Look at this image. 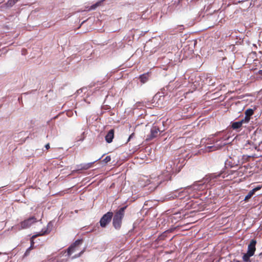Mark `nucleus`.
Wrapping results in <instances>:
<instances>
[{
	"label": "nucleus",
	"instance_id": "f257e3e1",
	"mask_svg": "<svg viewBox=\"0 0 262 262\" xmlns=\"http://www.w3.org/2000/svg\"><path fill=\"white\" fill-rule=\"evenodd\" d=\"M173 172V169L171 165L169 167H167L166 171L164 172L161 175L159 176L157 178H155L151 183L156 185V187H158L162 183L163 181H167L170 179L171 174Z\"/></svg>",
	"mask_w": 262,
	"mask_h": 262
},
{
	"label": "nucleus",
	"instance_id": "f03ea898",
	"mask_svg": "<svg viewBox=\"0 0 262 262\" xmlns=\"http://www.w3.org/2000/svg\"><path fill=\"white\" fill-rule=\"evenodd\" d=\"M126 207L120 208L115 213L113 219V225L116 229H119L122 224V220L124 216V211Z\"/></svg>",
	"mask_w": 262,
	"mask_h": 262
},
{
	"label": "nucleus",
	"instance_id": "7ed1b4c3",
	"mask_svg": "<svg viewBox=\"0 0 262 262\" xmlns=\"http://www.w3.org/2000/svg\"><path fill=\"white\" fill-rule=\"evenodd\" d=\"M37 219L34 216H32L20 223V224L13 227V229L18 230L29 228L33 223L37 222Z\"/></svg>",
	"mask_w": 262,
	"mask_h": 262
},
{
	"label": "nucleus",
	"instance_id": "20e7f679",
	"mask_svg": "<svg viewBox=\"0 0 262 262\" xmlns=\"http://www.w3.org/2000/svg\"><path fill=\"white\" fill-rule=\"evenodd\" d=\"M220 175L221 173H210L207 174L203 178L202 182H203V184H205L206 185L205 187H211L214 184L216 179L219 178Z\"/></svg>",
	"mask_w": 262,
	"mask_h": 262
},
{
	"label": "nucleus",
	"instance_id": "39448f33",
	"mask_svg": "<svg viewBox=\"0 0 262 262\" xmlns=\"http://www.w3.org/2000/svg\"><path fill=\"white\" fill-rule=\"evenodd\" d=\"M113 216L112 212H107L104 214L100 220V226L102 228L105 227L111 221Z\"/></svg>",
	"mask_w": 262,
	"mask_h": 262
},
{
	"label": "nucleus",
	"instance_id": "423d86ee",
	"mask_svg": "<svg viewBox=\"0 0 262 262\" xmlns=\"http://www.w3.org/2000/svg\"><path fill=\"white\" fill-rule=\"evenodd\" d=\"M82 243L81 239H78L72 245H71L68 249L67 252L68 255H71L73 252L77 250L78 246Z\"/></svg>",
	"mask_w": 262,
	"mask_h": 262
},
{
	"label": "nucleus",
	"instance_id": "0eeeda50",
	"mask_svg": "<svg viewBox=\"0 0 262 262\" xmlns=\"http://www.w3.org/2000/svg\"><path fill=\"white\" fill-rule=\"evenodd\" d=\"M160 132L159 128L156 126H153L150 129V133L147 136V140H151L158 136Z\"/></svg>",
	"mask_w": 262,
	"mask_h": 262
},
{
	"label": "nucleus",
	"instance_id": "6e6552de",
	"mask_svg": "<svg viewBox=\"0 0 262 262\" xmlns=\"http://www.w3.org/2000/svg\"><path fill=\"white\" fill-rule=\"evenodd\" d=\"M256 244V241L254 239H252L249 244L248 246V250L247 253H248V254H250L252 255L254 254L256 248L255 246Z\"/></svg>",
	"mask_w": 262,
	"mask_h": 262
},
{
	"label": "nucleus",
	"instance_id": "1a4fd4ad",
	"mask_svg": "<svg viewBox=\"0 0 262 262\" xmlns=\"http://www.w3.org/2000/svg\"><path fill=\"white\" fill-rule=\"evenodd\" d=\"M248 124L244 119L237 122H234L231 124V127L233 129L237 130L243 126L244 125Z\"/></svg>",
	"mask_w": 262,
	"mask_h": 262
},
{
	"label": "nucleus",
	"instance_id": "9d476101",
	"mask_svg": "<svg viewBox=\"0 0 262 262\" xmlns=\"http://www.w3.org/2000/svg\"><path fill=\"white\" fill-rule=\"evenodd\" d=\"M254 111L253 109L249 108L245 111V116L244 119L247 123H248L250 120V117L253 115Z\"/></svg>",
	"mask_w": 262,
	"mask_h": 262
},
{
	"label": "nucleus",
	"instance_id": "9b49d317",
	"mask_svg": "<svg viewBox=\"0 0 262 262\" xmlns=\"http://www.w3.org/2000/svg\"><path fill=\"white\" fill-rule=\"evenodd\" d=\"M94 162H91V163H89L81 164H80V165H77V170L78 171V170H86V169H88L89 168H91L92 167L93 164Z\"/></svg>",
	"mask_w": 262,
	"mask_h": 262
},
{
	"label": "nucleus",
	"instance_id": "f8f14e48",
	"mask_svg": "<svg viewBox=\"0 0 262 262\" xmlns=\"http://www.w3.org/2000/svg\"><path fill=\"white\" fill-rule=\"evenodd\" d=\"M114 137V129H111L105 137L106 141L108 143H111L113 141Z\"/></svg>",
	"mask_w": 262,
	"mask_h": 262
},
{
	"label": "nucleus",
	"instance_id": "ddd939ff",
	"mask_svg": "<svg viewBox=\"0 0 262 262\" xmlns=\"http://www.w3.org/2000/svg\"><path fill=\"white\" fill-rule=\"evenodd\" d=\"M239 163V161L238 160L237 162L234 161V160H231V161L227 160L225 162V165L226 166L228 165L231 167H233L235 166H237Z\"/></svg>",
	"mask_w": 262,
	"mask_h": 262
},
{
	"label": "nucleus",
	"instance_id": "4468645a",
	"mask_svg": "<svg viewBox=\"0 0 262 262\" xmlns=\"http://www.w3.org/2000/svg\"><path fill=\"white\" fill-rule=\"evenodd\" d=\"M222 146H215V145H212V146H207L206 147V150L208 151V152H210V151H213V150H215L216 149H217L218 148H220Z\"/></svg>",
	"mask_w": 262,
	"mask_h": 262
},
{
	"label": "nucleus",
	"instance_id": "2eb2a0df",
	"mask_svg": "<svg viewBox=\"0 0 262 262\" xmlns=\"http://www.w3.org/2000/svg\"><path fill=\"white\" fill-rule=\"evenodd\" d=\"M19 0H8L6 3V5L8 7H11L14 5Z\"/></svg>",
	"mask_w": 262,
	"mask_h": 262
},
{
	"label": "nucleus",
	"instance_id": "dca6fc26",
	"mask_svg": "<svg viewBox=\"0 0 262 262\" xmlns=\"http://www.w3.org/2000/svg\"><path fill=\"white\" fill-rule=\"evenodd\" d=\"M255 193L254 192V190H250L247 195L245 197L244 201L246 202H248L249 200L254 195Z\"/></svg>",
	"mask_w": 262,
	"mask_h": 262
},
{
	"label": "nucleus",
	"instance_id": "f3484780",
	"mask_svg": "<svg viewBox=\"0 0 262 262\" xmlns=\"http://www.w3.org/2000/svg\"><path fill=\"white\" fill-rule=\"evenodd\" d=\"M47 232V231H45L43 233H39L37 235H35L32 236V237H31V246H32V247L34 248V242H33V239L34 238H35L38 235H39V236L43 235L45 234Z\"/></svg>",
	"mask_w": 262,
	"mask_h": 262
},
{
	"label": "nucleus",
	"instance_id": "a211bd4d",
	"mask_svg": "<svg viewBox=\"0 0 262 262\" xmlns=\"http://www.w3.org/2000/svg\"><path fill=\"white\" fill-rule=\"evenodd\" d=\"M253 255L249 254L248 253H245L243 256V259L245 262H248L250 261V257L252 256Z\"/></svg>",
	"mask_w": 262,
	"mask_h": 262
},
{
	"label": "nucleus",
	"instance_id": "6ab92c4d",
	"mask_svg": "<svg viewBox=\"0 0 262 262\" xmlns=\"http://www.w3.org/2000/svg\"><path fill=\"white\" fill-rule=\"evenodd\" d=\"M100 2H98L94 5H93L92 6H91L90 9L91 10L95 9L100 5Z\"/></svg>",
	"mask_w": 262,
	"mask_h": 262
},
{
	"label": "nucleus",
	"instance_id": "aec40b11",
	"mask_svg": "<svg viewBox=\"0 0 262 262\" xmlns=\"http://www.w3.org/2000/svg\"><path fill=\"white\" fill-rule=\"evenodd\" d=\"M111 160V156H106L103 160V161L104 162H105V163H108V162H110Z\"/></svg>",
	"mask_w": 262,
	"mask_h": 262
},
{
	"label": "nucleus",
	"instance_id": "412c9836",
	"mask_svg": "<svg viewBox=\"0 0 262 262\" xmlns=\"http://www.w3.org/2000/svg\"><path fill=\"white\" fill-rule=\"evenodd\" d=\"M141 81L143 82H145L146 81V75H142L140 76Z\"/></svg>",
	"mask_w": 262,
	"mask_h": 262
},
{
	"label": "nucleus",
	"instance_id": "4be33fe9",
	"mask_svg": "<svg viewBox=\"0 0 262 262\" xmlns=\"http://www.w3.org/2000/svg\"><path fill=\"white\" fill-rule=\"evenodd\" d=\"M261 188V186H258L253 188L252 190H254V192L255 193L256 191L259 190Z\"/></svg>",
	"mask_w": 262,
	"mask_h": 262
},
{
	"label": "nucleus",
	"instance_id": "5701e85b",
	"mask_svg": "<svg viewBox=\"0 0 262 262\" xmlns=\"http://www.w3.org/2000/svg\"><path fill=\"white\" fill-rule=\"evenodd\" d=\"M30 251H28V249H27L26 251V252H25V256H27L29 254Z\"/></svg>",
	"mask_w": 262,
	"mask_h": 262
},
{
	"label": "nucleus",
	"instance_id": "b1692460",
	"mask_svg": "<svg viewBox=\"0 0 262 262\" xmlns=\"http://www.w3.org/2000/svg\"><path fill=\"white\" fill-rule=\"evenodd\" d=\"M258 148L262 149V141L259 143Z\"/></svg>",
	"mask_w": 262,
	"mask_h": 262
},
{
	"label": "nucleus",
	"instance_id": "393cba45",
	"mask_svg": "<svg viewBox=\"0 0 262 262\" xmlns=\"http://www.w3.org/2000/svg\"><path fill=\"white\" fill-rule=\"evenodd\" d=\"M45 147H46V148L47 149H49L50 148V145H49V144L48 143V144H46V146H45Z\"/></svg>",
	"mask_w": 262,
	"mask_h": 262
},
{
	"label": "nucleus",
	"instance_id": "a878e982",
	"mask_svg": "<svg viewBox=\"0 0 262 262\" xmlns=\"http://www.w3.org/2000/svg\"><path fill=\"white\" fill-rule=\"evenodd\" d=\"M33 248H34L33 247H32V246H30L29 248H28V251H31Z\"/></svg>",
	"mask_w": 262,
	"mask_h": 262
},
{
	"label": "nucleus",
	"instance_id": "bb28decb",
	"mask_svg": "<svg viewBox=\"0 0 262 262\" xmlns=\"http://www.w3.org/2000/svg\"><path fill=\"white\" fill-rule=\"evenodd\" d=\"M258 74H259V75H262V70H259V71H258Z\"/></svg>",
	"mask_w": 262,
	"mask_h": 262
},
{
	"label": "nucleus",
	"instance_id": "cd10ccee",
	"mask_svg": "<svg viewBox=\"0 0 262 262\" xmlns=\"http://www.w3.org/2000/svg\"><path fill=\"white\" fill-rule=\"evenodd\" d=\"M179 27L181 28H180V30H183V29H184L183 26L182 25L179 26Z\"/></svg>",
	"mask_w": 262,
	"mask_h": 262
},
{
	"label": "nucleus",
	"instance_id": "c85d7f7f",
	"mask_svg": "<svg viewBox=\"0 0 262 262\" xmlns=\"http://www.w3.org/2000/svg\"><path fill=\"white\" fill-rule=\"evenodd\" d=\"M83 252V251H81V252H80L77 256H78H78H80L81 255V254Z\"/></svg>",
	"mask_w": 262,
	"mask_h": 262
},
{
	"label": "nucleus",
	"instance_id": "c756f323",
	"mask_svg": "<svg viewBox=\"0 0 262 262\" xmlns=\"http://www.w3.org/2000/svg\"><path fill=\"white\" fill-rule=\"evenodd\" d=\"M133 136V134L129 136V138H128V140H129V139L132 137V136Z\"/></svg>",
	"mask_w": 262,
	"mask_h": 262
},
{
	"label": "nucleus",
	"instance_id": "7c9ffc66",
	"mask_svg": "<svg viewBox=\"0 0 262 262\" xmlns=\"http://www.w3.org/2000/svg\"><path fill=\"white\" fill-rule=\"evenodd\" d=\"M201 184L203 185V183H202V184H200V185H201Z\"/></svg>",
	"mask_w": 262,
	"mask_h": 262
},
{
	"label": "nucleus",
	"instance_id": "2f4dec72",
	"mask_svg": "<svg viewBox=\"0 0 262 262\" xmlns=\"http://www.w3.org/2000/svg\"><path fill=\"white\" fill-rule=\"evenodd\" d=\"M2 254V253H1V252H0V254Z\"/></svg>",
	"mask_w": 262,
	"mask_h": 262
},
{
	"label": "nucleus",
	"instance_id": "473e14b6",
	"mask_svg": "<svg viewBox=\"0 0 262 262\" xmlns=\"http://www.w3.org/2000/svg\"><path fill=\"white\" fill-rule=\"evenodd\" d=\"M230 262H232V261H230Z\"/></svg>",
	"mask_w": 262,
	"mask_h": 262
}]
</instances>
